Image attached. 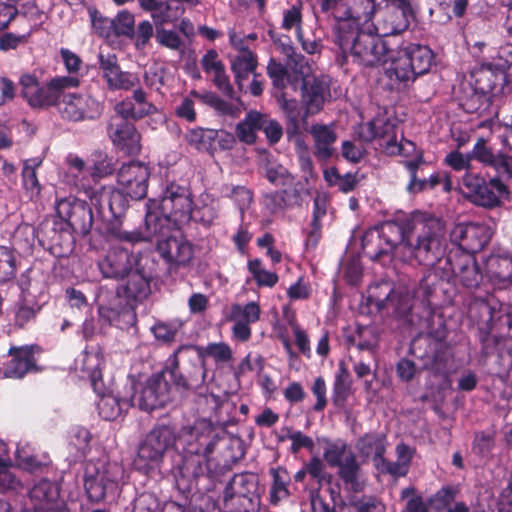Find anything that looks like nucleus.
<instances>
[{
	"mask_svg": "<svg viewBox=\"0 0 512 512\" xmlns=\"http://www.w3.org/2000/svg\"><path fill=\"white\" fill-rule=\"evenodd\" d=\"M358 448L364 455L373 456L376 463L385 452V437L379 434L365 435L359 440Z\"/></svg>",
	"mask_w": 512,
	"mask_h": 512,
	"instance_id": "obj_49",
	"label": "nucleus"
},
{
	"mask_svg": "<svg viewBox=\"0 0 512 512\" xmlns=\"http://www.w3.org/2000/svg\"><path fill=\"white\" fill-rule=\"evenodd\" d=\"M385 41L374 31H360L350 48V56L359 65L373 67L383 62L387 52Z\"/></svg>",
	"mask_w": 512,
	"mask_h": 512,
	"instance_id": "obj_17",
	"label": "nucleus"
},
{
	"mask_svg": "<svg viewBox=\"0 0 512 512\" xmlns=\"http://www.w3.org/2000/svg\"><path fill=\"white\" fill-rule=\"evenodd\" d=\"M128 118L117 115L111 119L108 134L113 144L128 154L140 151V134L135 127L127 122Z\"/></svg>",
	"mask_w": 512,
	"mask_h": 512,
	"instance_id": "obj_23",
	"label": "nucleus"
},
{
	"mask_svg": "<svg viewBox=\"0 0 512 512\" xmlns=\"http://www.w3.org/2000/svg\"><path fill=\"white\" fill-rule=\"evenodd\" d=\"M262 114L256 111L249 112L245 119L236 127L238 138L247 144H252L256 139V131L261 128Z\"/></svg>",
	"mask_w": 512,
	"mask_h": 512,
	"instance_id": "obj_45",
	"label": "nucleus"
},
{
	"mask_svg": "<svg viewBox=\"0 0 512 512\" xmlns=\"http://www.w3.org/2000/svg\"><path fill=\"white\" fill-rule=\"evenodd\" d=\"M260 129L264 131L268 141L272 144L277 143L283 135L280 123L264 114H262Z\"/></svg>",
	"mask_w": 512,
	"mask_h": 512,
	"instance_id": "obj_64",
	"label": "nucleus"
},
{
	"mask_svg": "<svg viewBox=\"0 0 512 512\" xmlns=\"http://www.w3.org/2000/svg\"><path fill=\"white\" fill-rule=\"evenodd\" d=\"M100 390V393H96L100 397L97 407L99 415L104 420L115 421L131 407L128 399H120L112 392L106 391L104 385L100 386Z\"/></svg>",
	"mask_w": 512,
	"mask_h": 512,
	"instance_id": "obj_34",
	"label": "nucleus"
},
{
	"mask_svg": "<svg viewBox=\"0 0 512 512\" xmlns=\"http://www.w3.org/2000/svg\"><path fill=\"white\" fill-rule=\"evenodd\" d=\"M314 141V153L321 159H327L333 154V145L337 140L334 124L316 123L310 127Z\"/></svg>",
	"mask_w": 512,
	"mask_h": 512,
	"instance_id": "obj_33",
	"label": "nucleus"
},
{
	"mask_svg": "<svg viewBox=\"0 0 512 512\" xmlns=\"http://www.w3.org/2000/svg\"><path fill=\"white\" fill-rule=\"evenodd\" d=\"M300 59L305 58L297 55L292 57L287 64V68H284L280 63L274 60L269 62L267 67L268 75L276 88L283 89L287 84L291 85L293 89L297 88L299 82V66L296 69L293 67L295 66V61H299Z\"/></svg>",
	"mask_w": 512,
	"mask_h": 512,
	"instance_id": "obj_35",
	"label": "nucleus"
},
{
	"mask_svg": "<svg viewBox=\"0 0 512 512\" xmlns=\"http://www.w3.org/2000/svg\"><path fill=\"white\" fill-rule=\"evenodd\" d=\"M156 240L160 254L169 262L176 264L188 263L193 255L191 245L182 237H168L158 235L151 241Z\"/></svg>",
	"mask_w": 512,
	"mask_h": 512,
	"instance_id": "obj_29",
	"label": "nucleus"
},
{
	"mask_svg": "<svg viewBox=\"0 0 512 512\" xmlns=\"http://www.w3.org/2000/svg\"><path fill=\"white\" fill-rule=\"evenodd\" d=\"M276 97L280 108L285 113L290 125L292 126L293 132H296L301 117V110L297 101L295 99L288 98L286 92H281Z\"/></svg>",
	"mask_w": 512,
	"mask_h": 512,
	"instance_id": "obj_54",
	"label": "nucleus"
},
{
	"mask_svg": "<svg viewBox=\"0 0 512 512\" xmlns=\"http://www.w3.org/2000/svg\"><path fill=\"white\" fill-rule=\"evenodd\" d=\"M505 83L506 72L503 66L498 68L489 64L474 70L469 80L462 83L460 106L467 113H481L488 106L489 94L501 92Z\"/></svg>",
	"mask_w": 512,
	"mask_h": 512,
	"instance_id": "obj_6",
	"label": "nucleus"
},
{
	"mask_svg": "<svg viewBox=\"0 0 512 512\" xmlns=\"http://www.w3.org/2000/svg\"><path fill=\"white\" fill-rule=\"evenodd\" d=\"M15 460L19 468L27 471L38 469L43 462L34 455V450L30 444H18L15 450Z\"/></svg>",
	"mask_w": 512,
	"mask_h": 512,
	"instance_id": "obj_50",
	"label": "nucleus"
},
{
	"mask_svg": "<svg viewBox=\"0 0 512 512\" xmlns=\"http://www.w3.org/2000/svg\"><path fill=\"white\" fill-rule=\"evenodd\" d=\"M131 406H138L141 410L151 411L162 407L170 399V387L163 375L149 378L145 384L136 386Z\"/></svg>",
	"mask_w": 512,
	"mask_h": 512,
	"instance_id": "obj_18",
	"label": "nucleus"
},
{
	"mask_svg": "<svg viewBox=\"0 0 512 512\" xmlns=\"http://www.w3.org/2000/svg\"><path fill=\"white\" fill-rule=\"evenodd\" d=\"M338 467L341 479L350 489L355 492L363 489L364 480L353 454L346 455L344 461Z\"/></svg>",
	"mask_w": 512,
	"mask_h": 512,
	"instance_id": "obj_41",
	"label": "nucleus"
},
{
	"mask_svg": "<svg viewBox=\"0 0 512 512\" xmlns=\"http://www.w3.org/2000/svg\"><path fill=\"white\" fill-rule=\"evenodd\" d=\"M23 97L29 105L35 108L57 105L64 90L76 88L80 79L75 76H57L52 78L45 86H41L32 75H23L20 78Z\"/></svg>",
	"mask_w": 512,
	"mask_h": 512,
	"instance_id": "obj_9",
	"label": "nucleus"
},
{
	"mask_svg": "<svg viewBox=\"0 0 512 512\" xmlns=\"http://www.w3.org/2000/svg\"><path fill=\"white\" fill-rule=\"evenodd\" d=\"M301 21H302V15H301L300 8L297 6H292L290 9L284 11V13H283L282 27L286 30L295 28L296 33H297V38L299 40H301L302 39Z\"/></svg>",
	"mask_w": 512,
	"mask_h": 512,
	"instance_id": "obj_63",
	"label": "nucleus"
},
{
	"mask_svg": "<svg viewBox=\"0 0 512 512\" xmlns=\"http://www.w3.org/2000/svg\"><path fill=\"white\" fill-rule=\"evenodd\" d=\"M270 473L273 478L270 498L273 504H277L289 496L288 484L290 477L288 472L282 467L272 468Z\"/></svg>",
	"mask_w": 512,
	"mask_h": 512,
	"instance_id": "obj_47",
	"label": "nucleus"
},
{
	"mask_svg": "<svg viewBox=\"0 0 512 512\" xmlns=\"http://www.w3.org/2000/svg\"><path fill=\"white\" fill-rule=\"evenodd\" d=\"M459 192L475 205L494 208L508 198V188L498 178L486 181L480 174L466 171L458 184Z\"/></svg>",
	"mask_w": 512,
	"mask_h": 512,
	"instance_id": "obj_8",
	"label": "nucleus"
},
{
	"mask_svg": "<svg viewBox=\"0 0 512 512\" xmlns=\"http://www.w3.org/2000/svg\"><path fill=\"white\" fill-rule=\"evenodd\" d=\"M66 162L68 165L66 174L67 182L82 189L89 190L92 186V180L88 162H85L83 159L73 154L67 156Z\"/></svg>",
	"mask_w": 512,
	"mask_h": 512,
	"instance_id": "obj_37",
	"label": "nucleus"
},
{
	"mask_svg": "<svg viewBox=\"0 0 512 512\" xmlns=\"http://www.w3.org/2000/svg\"><path fill=\"white\" fill-rule=\"evenodd\" d=\"M5 456L7 454L0 455V492L17 491L22 488V482L10 470V460Z\"/></svg>",
	"mask_w": 512,
	"mask_h": 512,
	"instance_id": "obj_51",
	"label": "nucleus"
},
{
	"mask_svg": "<svg viewBox=\"0 0 512 512\" xmlns=\"http://www.w3.org/2000/svg\"><path fill=\"white\" fill-rule=\"evenodd\" d=\"M261 313L257 301L232 304L226 316L227 320L233 323L232 337L240 342L248 341L252 335L251 325L260 319Z\"/></svg>",
	"mask_w": 512,
	"mask_h": 512,
	"instance_id": "obj_19",
	"label": "nucleus"
},
{
	"mask_svg": "<svg viewBox=\"0 0 512 512\" xmlns=\"http://www.w3.org/2000/svg\"><path fill=\"white\" fill-rule=\"evenodd\" d=\"M471 160L472 156L469 153L463 154L458 150H454L445 156L444 163L455 171H469Z\"/></svg>",
	"mask_w": 512,
	"mask_h": 512,
	"instance_id": "obj_62",
	"label": "nucleus"
},
{
	"mask_svg": "<svg viewBox=\"0 0 512 512\" xmlns=\"http://www.w3.org/2000/svg\"><path fill=\"white\" fill-rule=\"evenodd\" d=\"M41 163L42 160L39 158L28 159L23 163V186L31 198L38 196L41 191V186L36 174V170L40 167Z\"/></svg>",
	"mask_w": 512,
	"mask_h": 512,
	"instance_id": "obj_44",
	"label": "nucleus"
},
{
	"mask_svg": "<svg viewBox=\"0 0 512 512\" xmlns=\"http://www.w3.org/2000/svg\"><path fill=\"white\" fill-rule=\"evenodd\" d=\"M201 65L205 73L212 77L213 83L226 96L233 97V87L225 73L224 65L215 50H209L202 58Z\"/></svg>",
	"mask_w": 512,
	"mask_h": 512,
	"instance_id": "obj_32",
	"label": "nucleus"
},
{
	"mask_svg": "<svg viewBox=\"0 0 512 512\" xmlns=\"http://www.w3.org/2000/svg\"><path fill=\"white\" fill-rule=\"evenodd\" d=\"M481 277L473 255L450 252L445 259L439 260L432 279L435 286L440 281H446L459 282L465 287L473 288L479 284Z\"/></svg>",
	"mask_w": 512,
	"mask_h": 512,
	"instance_id": "obj_10",
	"label": "nucleus"
},
{
	"mask_svg": "<svg viewBox=\"0 0 512 512\" xmlns=\"http://www.w3.org/2000/svg\"><path fill=\"white\" fill-rule=\"evenodd\" d=\"M204 136L209 139L216 138L221 146L225 149H228L232 146L234 142V138L231 134L226 133L224 131H204V130H193L190 133V141L197 142L200 141Z\"/></svg>",
	"mask_w": 512,
	"mask_h": 512,
	"instance_id": "obj_59",
	"label": "nucleus"
},
{
	"mask_svg": "<svg viewBox=\"0 0 512 512\" xmlns=\"http://www.w3.org/2000/svg\"><path fill=\"white\" fill-rule=\"evenodd\" d=\"M433 58L430 48L412 44L399 50L387 49L382 65L392 85H407L429 71Z\"/></svg>",
	"mask_w": 512,
	"mask_h": 512,
	"instance_id": "obj_5",
	"label": "nucleus"
},
{
	"mask_svg": "<svg viewBox=\"0 0 512 512\" xmlns=\"http://www.w3.org/2000/svg\"><path fill=\"white\" fill-rule=\"evenodd\" d=\"M129 301L125 298L119 288L117 291L101 287L96 295L99 316L110 325L122 326V319L125 324L134 320V314L130 308Z\"/></svg>",
	"mask_w": 512,
	"mask_h": 512,
	"instance_id": "obj_15",
	"label": "nucleus"
},
{
	"mask_svg": "<svg viewBox=\"0 0 512 512\" xmlns=\"http://www.w3.org/2000/svg\"><path fill=\"white\" fill-rule=\"evenodd\" d=\"M300 59L305 58L297 55L292 57L287 64V68H284L280 63L274 60L269 62L267 67L268 75L276 88L283 89L287 84L291 85L293 89L297 88L299 82V66L296 69L293 67L295 66V61H299Z\"/></svg>",
	"mask_w": 512,
	"mask_h": 512,
	"instance_id": "obj_36",
	"label": "nucleus"
},
{
	"mask_svg": "<svg viewBox=\"0 0 512 512\" xmlns=\"http://www.w3.org/2000/svg\"><path fill=\"white\" fill-rule=\"evenodd\" d=\"M117 36L130 37L135 28V17L128 10H121L113 19H104Z\"/></svg>",
	"mask_w": 512,
	"mask_h": 512,
	"instance_id": "obj_48",
	"label": "nucleus"
},
{
	"mask_svg": "<svg viewBox=\"0 0 512 512\" xmlns=\"http://www.w3.org/2000/svg\"><path fill=\"white\" fill-rule=\"evenodd\" d=\"M139 5L143 10L151 12L156 25L171 23L182 14V9L172 8L170 4L161 0H139Z\"/></svg>",
	"mask_w": 512,
	"mask_h": 512,
	"instance_id": "obj_39",
	"label": "nucleus"
},
{
	"mask_svg": "<svg viewBox=\"0 0 512 512\" xmlns=\"http://www.w3.org/2000/svg\"><path fill=\"white\" fill-rule=\"evenodd\" d=\"M29 498L36 511L57 512L63 507L58 486L48 480L36 483L29 492Z\"/></svg>",
	"mask_w": 512,
	"mask_h": 512,
	"instance_id": "obj_28",
	"label": "nucleus"
},
{
	"mask_svg": "<svg viewBox=\"0 0 512 512\" xmlns=\"http://www.w3.org/2000/svg\"><path fill=\"white\" fill-rule=\"evenodd\" d=\"M153 32V26L148 20L139 22L132 36L129 37L134 41L136 50L143 51L150 44Z\"/></svg>",
	"mask_w": 512,
	"mask_h": 512,
	"instance_id": "obj_57",
	"label": "nucleus"
},
{
	"mask_svg": "<svg viewBox=\"0 0 512 512\" xmlns=\"http://www.w3.org/2000/svg\"><path fill=\"white\" fill-rule=\"evenodd\" d=\"M299 66V82L302 89V105L304 113L303 122H306L310 116L318 114L330 97L329 84L326 78H316L312 76V67L305 59L295 61V66Z\"/></svg>",
	"mask_w": 512,
	"mask_h": 512,
	"instance_id": "obj_12",
	"label": "nucleus"
},
{
	"mask_svg": "<svg viewBox=\"0 0 512 512\" xmlns=\"http://www.w3.org/2000/svg\"><path fill=\"white\" fill-rule=\"evenodd\" d=\"M413 12V4H387L386 8L380 12L381 19L377 23H371V26H367V29L382 35L400 33L408 27Z\"/></svg>",
	"mask_w": 512,
	"mask_h": 512,
	"instance_id": "obj_21",
	"label": "nucleus"
},
{
	"mask_svg": "<svg viewBox=\"0 0 512 512\" xmlns=\"http://www.w3.org/2000/svg\"><path fill=\"white\" fill-rule=\"evenodd\" d=\"M492 235V227L481 222L456 224L450 233L451 240L463 250L459 254L471 255L482 250Z\"/></svg>",
	"mask_w": 512,
	"mask_h": 512,
	"instance_id": "obj_16",
	"label": "nucleus"
},
{
	"mask_svg": "<svg viewBox=\"0 0 512 512\" xmlns=\"http://www.w3.org/2000/svg\"><path fill=\"white\" fill-rule=\"evenodd\" d=\"M63 91L57 102L59 113L71 121L95 118L100 113L99 103L87 94L66 93Z\"/></svg>",
	"mask_w": 512,
	"mask_h": 512,
	"instance_id": "obj_20",
	"label": "nucleus"
},
{
	"mask_svg": "<svg viewBox=\"0 0 512 512\" xmlns=\"http://www.w3.org/2000/svg\"><path fill=\"white\" fill-rule=\"evenodd\" d=\"M247 266L258 286L273 287L278 282L277 274L266 270L259 259L249 260Z\"/></svg>",
	"mask_w": 512,
	"mask_h": 512,
	"instance_id": "obj_52",
	"label": "nucleus"
},
{
	"mask_svg": "<svg viewBox=\"0 0 512 512\" xmlns=\"http://www.w3.org/2000/svg\"><path fill=\"white\" fill-rule=\"evenodd\" d=\"M363 253L373 261L402 262L416 261L420 265L429 266L428 272L421 280L420 288L424 296H428L435 287L432 279L435 268L442 257L445 247V228L435 218H424L420 214L413 215L405 223L386 221L377 227L367 230L362 237Z\"/></svg>",
	"mask_w": 512,
	"mask_h": 512,
	"instance_id": "obj_1",
	"label": "nucleus"
},
{
	"mask_svg": "<svg viewBox=\"0 0 512 512\" xmlns=\"http://www.w3.org/2000/svg\"><path fill=\"white\" fill-rule=\"evenodd\" d=\"M255 67V58L249 50H243L234 57L232 60V70L240 88H242V81L254 72Z\"/></svg>",
	"mask_w": 512,
	"mask_h": 512,
	"instance_id": "obj_46",
	"label": "nucleus"
},
{
	"mask_svg": "<svg viewBox=\"0 0 512 512\" xmlns=\"http://www.w3.org/2000/svg\"><path fill=\"white\" fill-rule=\"evenodd\" d=\"M376 11L374 0H343L342 10L337 9L336 20L338 22L339 46L343 52L349 45L347 29L365 31L371 26Z\"/></svg>",
	"mask_w": 512,
	"mask_h": 512,
	"instance_id": "obj_11",
	"label": "nucleus"
},
{
	"mask_svg": "<svg viewBox=\"0 0 512 512\" xmlns=\"http://www.w3.org/2000/svg\"><path fill=\"white\" fill-rule=\"evenodd\" d=\"M259 505V497L250 489L248 493L230 494L229 489L225 491L224 510L226 512H257Z\"/></svg>",
	"mask_w": 512,
	"mask_h": 512,
	"instance_id": "obj_38",
	"label": "nucleus"
},
{
	"mask_svg": "<svg viewBox=\"0 0 512 512\" xmlns=\"http://www.w3.org/2000/svg\"><path fill=\"white\" fill-rule=\"evenodd\" d=\"M358 138L363 142L372 140L378 141V145L388 155H401L403 157H410L415 155L414 159L407 161L406 166L411 172V180L407 186L410 193H418L427 188L425 179L416 178V169L423 162V157L420 152L416 150L413 142L403 139L402 132H400V141H398V128L392 121L385 120L384 118H376L370 122L359 126L357 131Z\"/></svg>",
	"mask_w": 512,
	"mask_h": 512,
	"instance_id": "obj_3",
	"label": "nucleus"
},
{
	"mask_svg": "<svg viewBox=\"0 0 512 512\" xmlns=\"http://www.w3.org/2000/svg\"><path fill=\"white\" fill-rule=\"evenodd\" d=\"M352 454L346 451V446L341 442H328L324 450V459L330 466L341 464L346 455Z\"/></svg>",
	"mask_w": 512,
	"mask_h": 512,
	"instance_id": "obj_61",
	"label": "nucleus"
},
{
	"mask_svg": "<svg viewBox=\"0 0 512 512\" xmlns=\"http://www.w3.org/2000/svg\"><path fill=\"white\" fill-rule=\"evenodd\" d=\"M125 276H127V281L120 287L125 298L140 301L148 296L150 292L149 282L136 267Z\"/></svg>",
	"mask_w": 512,
	"mask_h": 512,
	"instance_id": "obj_40",
	"label": "nucleus"
},
{
	"mask_svg": "<svg viewBox=\"0 0 512 512\" xmlns=\"http://www.w3.org/2000/svg\"><path fill=\"white\" fill-rule=\"evenodd\" d=\"M367 304L377 311L397 316L405 315L412 308V296L404 286L393 287L388 281L371 285L367 290Z\"/></svg>",
	"mask_w": 512,
	"mask_h": 512,
	"instance_id": "obj_13",
	"label": "nucleus"
},
{
	"mask_svg": "<svg viewBox=\"0 0 512 512\" xmlns=\"http://www.w3.org/2000/svg\"><path fill=\"white\" fill-rule=\"evenodd\" d=\"M199 355L203 358H211L215 363L223 364L232 359V350L225 342L209 343L206 347L202 348Z\"/></svg>",
	"mask_w": 512,
	"mask_h": 512,
	"instance_id": "obj_53",
	"label": "nucleus"
},
{
	"mask_svg": "<svg viewBox=\"0 0 512 512\" xmlns=\"http://www.w3.org/2000/svg\"><path fill=\"white\" fill-rule=\"evenodd\" d=\"M88 168H90L92 183L112 172L111 163L103 153L95 154L94 158L88 162Z\"/></svg>",
	"mask_w": 512,
	"mask_h": 512,
	"instance_id": "obj_58",
	"label": "nucleus"
},
{
	"mask_svg": "<svg viewBox=\"0 0 512 512\" xmlns=\"http://www.w3.org/2000/svg\"><path fill=\"white\" fill-rule=\"evenodd\" d=\"M124 478V468L116 461L100 458L85 467L84 485L90 500L113 501Z\"/></svg>",
	"mask_w": 512,
	"mask_h": 512,
	"instance_id": "obj_7",
	"label": "nucleus"
},
{
	"mask_svg": "<svg viewBox=\"0 0 512 512\" xmlns=\"http://www.w3.org/2000/svg\"><path fill=\"white\" fill-rule=\"evenodd\" d=\"M102 364L103 355L98 349L85 350L74 362V369L78 376L89 379L95 393H100V386H103L101 380Z\"/></svg>",
	"mask_w": 512,
	"mask_h": 512,
	"instance_id": "obj_27",
	"label": "nucleus"
},
{
	"mask_svg": "<svg viewBox=\"0 0 512 512\" xmlns=\"http://www.w3.org/2000/svg\"><path fill=\"white\" fill-rule=\"evenodd\" d=\"M176 434L169 426L152 429L141 443L135 459L137 469L148 472L159 467L165 452L174 445Z\"/></svg>",
	"mask_w": 512,
	"mask_h": 512,
	"instance_id": "obj_14",
	"label": "nucleus"
},
{
	"mask_svg": "<svg viewBox=\"0 0 512 512\" xmlns=\"http://www.w3.org/2000/svg\"><path fill=\"white\" fill-rule=\"evenodd\" d=\"M193 205L190 188L172 182L166 186L160 200L152 199L148 202L144 230L122 232L119 238L133 243L152 240L158 235L164 236L173 226L179 227L191 221Z\"/></svg>",
	"mask_w": 512,
	"mask_h": 512,
	"instance_id": "obj_2",
	"label": "nucleus"
},
{
	"mask_svg": "<svg viewBox=\"0 0 512 512\" xmlns=\"http://www.w3.org/2000/svg\"><path fill=\"white\" fill-rule=\"evenodd\" d=\"M9 357V361L0 368V374L3 378L20 379L36 367L32 347H11Z\"/></svg>",
	"mask_w": 512,
	"mask_h": 512,
	"instance_id": "obj_26",
	"label": "nucleus"
},
{
	"mask_svg": "<svg viewBox=\"0 0 512 512\" xmlns=\"http://www.w3.org/2000/svg\"><path fill=\"white\" fill-rule=\"evenodd\" d=\"M98 59L103 77L110 89L129 90L139 83V78L136 74L120 69L117 56L114 53H104L101 51Z\"/></svg>",
	"mask_w": 512,
	"mask_h": 512,
	"instance_id": "obj_22",
	"label": "nucleus"
},
{
	"mask_svg": "<svg viewBox=\"0 0 512 512\" xmlns=\"http://www.w3.org/2000/svg\"><path fill=\"white\" fill-rule=\"evenodd\" d=\"M148 178L149 171L145 165L138 162L124 164L119 169L117 176L119 189L111 191L103 187L99 193L95 192L91 195V203L100 209L103 208L104 204H107L114 216L120 215L127 205L122 194H126L135 200L143 198L147 193Z\"/></svg>",
	"mask_w": 512,
	"mask_h": 512,
	"instance_id": "obj_4",
	"label": "nucleus"
},
{
	"mask_svg": "<svg viewBox=\"0 0 512 512\" xmlns=\"http://www.w3.org/2000/svg\"><path fill=\"white\" fill-rule=\"evenodd\" d=\"M133 100L134 103L126 100L116 104L115 112L117 115H120L123 118L139 120L145 116L153 115L158 112V108L151 102L147 101L146 93L142 89H136L133 92Z\"/></svg>",
	"mask_w": 512,
	"mask_h": 512,
	"instance_id": "obj_31",
	"label": "nucleus"
},
{
	"mask_svg": "<svg viewBox=\"0 0 512 512\" xmlns=\"http://www.w3.org/2000/svg\"><path fill=\"white\" fill-rule=\"evenodd\" d=\"M16 271V257L10 248L0 246V284L12 279Z\"/></svg>",
	"mask_w": 512,
	"mask_h": 512,
	"instance_id": "obj_55",
	"label": "nucleus"
},
{
	"mask_svg": "<svg viewBox=\"0 0 512 512\" xmlns=\"http://www.w3.org/2000/svg\"><path fill=\"white\" fill-rule=\"evenodd\" d=\"M354 341L360 350H373L377 345L378 337L373 327H359Z\"/></svg>",
	"mask_w": 512,
	"mask_h": 512,
	"instance_id": "obj_60",
	"label": "nucleus"
},
{
	"mask_svg": "<svg viewBox=\"0 0 512 512\" xmlns=\"http://www.w3.org/2000/svg\"><path fill=\"white\" fill-rule=\"evenodd\" d=\"M218 217V207L208 195H201L194 202L193 217L191 220L201 223L204 226H210Z\"/></svg>",
	"mask_w": 512,
	"mask_h": 512,
	"instance_id": "obj_42",
	"label": "nucleus"
},
{
	"mask_svg": "<svg viewBox=\"0 0 512 512\" xmlns=\"http://www.w3.org/2000/svg\"><path fill=\"white\" fill-rule=\"evenodd\" d=\"M58 217L67 222L73 229L88 232L92 225V213L83 202L69 198L56 202Z\"/></svg>",
	"mask_w": 512,
	"mask_h": 512,
	"instance_id": "obj_24",
	"label": "nucleus"
},
{
	"mask_svg": "<svg viewBox=\"0 0 512 512\" xmlns=\"http://www.w3.org/2000/svg\"><path fill=\"white\" fill-rule=\"evenodd\" d=\"M189 432L191 437H195L199 445L204 447L205 451L210 452L212 450L215 445L216 428L210 420H197Z\"/></svg>",
	"mask_w": 512,
	"mask_h": 512,
	"instance_id": "obj_43",
	"label": "nucleus"
},
{
	"mask_svg": "<svg viewBox=\"0 0 512 512\" xmlns=\"http://www.w3.org/2000/svg\"><path fill=\"white\" fill-rule=\"evenodd\" d=\"M485 274L497 288L512 285V255H491L485 262Z\"/></svg>",
	"mask_w": 512,
	"mask_h": 512,
	"instance_id": "obj_30",
	"label": "nucleus"
},
{
	"mask_svg": "<svg viewBox=\"0 0 512 512\" xmlns=\"http://www.w3.org/2000/svg\"><path fill=\"white\" fill-rule=\"evenodd\" d=\"M266 177L269 182L275 186H291L293 184V176L288 170L276 162H270L266 169Z\"/></svg>",
	"mask_w": 512,
	"mask_h": 512,
	"instance_id": "obj_56",
	"label": "nucleus"
},
{
	"mask_svg": "<svg viewBox=\"0 0 512 512\" xmlns=\"http://www.w3.org/2000/svg\"><path fill=\"white\" fill-rule=\"evenodd\" d=\"M138 263L135 255L125 249L110 250L107 255L99 261L98 267L106 278H120L132 271Z\"/></svg>",
	"mask_w": 512,
	"mask_h": 512,
	"instance_id": "obj_25",
	"label": "nucleus"
}]
</instances>
